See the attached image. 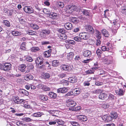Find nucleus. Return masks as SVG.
Listing matches in <instances>:
<instances>
[{
	"mask_svg": "<svg viewBox=\"0 0 126 126\" xmlns=\"http://www.w3.org/2000/svg\"><path fill=\"white\" fill-rule=\"evenodd\" d=\"M71 124L74 126H80L79 123L75 121H73L70 122Z\"/></svg>",
	"mask_w": 126,
	"mask_h": 126,
	"instance_id": "49530a36",
	"label": "nucleus"
},
{
	"mask_svg": "<svg viewBox=\"0 0 126 126\" xmlns=\"http://www.w3.org/2000/svg\"><path fill=\"white\" fill-rule=\"evenodd\" d=\"M43 114H44L42 112H38L33 113L32 114V116L34 117H41Z\"/></svg>",
	"mask_w": 126,
	"mask_h": 126,
	"instance_id": "f3484780",
	"label": "nucleus"
},
{
	"mask_svg": "<svg viewBox=\"0 0 126 126\" xmlns=\"http://www.w3.org/2000/svg\"><path fill=\"white\" fill-rule=\"evenodd\" d=\"M60 38L61 39L65 40L67 38V36L64 34H61L60 35H59Z\"/></svg>",
	"mask_w": 126,
	"mask_h": 126,
	"instance_id": "58836bf2",
	"label": "nucleus"
},
{
	"mask_svg": "<svg viewBox=\"0 0 126 126\" xmlns=\"http://www.w3.org/2000/svg\"><path fill=\"white\" fill-rule=\"evenodd\" d=\"M91 52L89 50L84 51L83 53V55L85 57H89L91 55Z\"/></svg>",
	"mask_w": 126,
	"mask_h": 126,
	"instance_id": "a211bd4d",
	"label": "nucleus"
},
{
	"mask_svg": "<svg viewBox=\"0 0 126 126\" xmlns=\"http://www.w3.org/2000/svg\"><path fill=\"white\" fill-rule=\"evenodd\" d=\"M57 124L59 125H62L64 123V122L61 120H56Z\"/></svg>",
	"mask_w": 126,
	"mask_h": 126,
	"instance_id": "603ef678",
	"label": "nucleus"
},
{
	"mask_svg": "<svg viewBox=\"0 0 126 126\" xmlns=\"http://www.w3.org/2000/svg\"><path fill=\"white\" fill-rule=\"evenodd\" d=\"M100 59L102 60L103 62L105 64H110L113 63V57L110 56H108L107 57L104 58V57L101 55L100 56Z\"/></svg>",
	"mask_w": 126,
	"mask_h": 126,
	"instance_id": "f03ea898",
	"label": "nucleus"
},
{
	"mask_svg": "<svg viewBox=\"0 0 126 126\" xmlns=\"http://www.w3.org/2000/svg\"><path fill=\"white\" fill-rule=\"evenodd\" d=\"M51 49H49L47 51H45L44 53V56L46 57H49L51 55Z\"/></svg>",
	"mask_w": 126,
	"mask_h": 126,
	"instance_id": "4be33fe9",
	"label": "nucleus"
},
{
	"mask_svg": "<svg viewBox=\"0 0 126 126\" xmlns=\"http://www.w3.org/2000/svg\"><path fill=\"white\" fill-rule=\"evenodd\" d=\"M71 21L73 23H77L79 22V20L77 18L74 17L72 18L71 19Z\"/></svg>",
	"mask_w": 126,
	"mask_h": 126,
	"instance_id": "5fc2aeb1",
	"label": "nucleus"
},
{
	"mask_svg": "<svg viewBox=\"0 0 126 126\" xmlns=\"http://www.w3.org/2000/svg\"><path fill=\"white\" fill-rule=\"evenodd\" d=\"M70 66L66 64L62 65L61 68L63 70H68L69 69Z\"/></svg>",
	"mask_w": 126,
	"mask_h": 126,
	"instance_id": "cd10ccee",
	"label": "nucleus"
},
{
	"mask_svg": "<svg viewBox=\"0 0 126 126\" xmlns=\"http://www.w3.org/2000/svg\"><path fill=\"white\" fill-rule=\"evenodd\" d=\"M20 94H22L24 95L28 96L29 95V92L27 91L24 89H22L19 91Z\"/></svg>",
	"mask_w": 126,
	"mask_h": 126,
	"instance_id": "c85d7f7f",
	"label": "nucleus"
},
{
	"mask_svg": "<svg viewBox=\"0 0 126 126\" xmlns=\"http://www.w3.org/2000/svg\"><path fill=\"white\" fill-rule=\"evenodd\" d=\"M94 71H95L93 70V69L92 68L90 70L86 71L85 72L87 74H93L94 73Z\"/></svg>",
	"mask_w": 126,
	"mask_h": 126,
	"instance_id": "c03bdc74",
	"label": "nucleus"
},
{
	"mask_svg": "<svg viewBox=\"0 0 126 126\" xmlns=\"http://www.w3.org/2000/svg\"><path fill=\"white\" fill-rule=\"evenodd\" d=\"M115 88L116 89L115 90L117 94L119 95H124V91L122 89H119L117 86H116Z\"/></svg>",
	"mask_w": 126,
	"mask_h": 126,
	"instance_id": "6e6552de",
	"label": "nucleus"
},
{
	"mask_svg": "<svg viewBox=\"0 0 126 126\" xmlns=\"http://www.w3.org/2000/svg\"><path fill=\"white\" fill-rule=\"evenodd\" d=\"M58 31L61 33V34H63L64 32V30L63 29H60L58 30Z\"/></svg>",
	"mask_w": 126,
	"mask_h": 126,
	"instance_id": "774afa93",
	"label": "nucleus"
},
{
	"mask_svg": "<svg viewBox=\"0 0 126 126\" xmlns=\"http://www.w3.org/2000/svg\"><path fill=\"white\" fill-rule=\"evenodd\" d=\"M41 43L43 45H47L50 43V42L49 41H42Z\"/></svg>",
	"mask_w": 126,
	"mask_h": 126,
	"instance_id": "4d7b16f0",
	"label": "nucleus"
},
{
	"mask_svg": "<svg viewBox=\"0 0 126 126\" xmlns=\"http://www.w3.org/2000/svg\"><path fill=\"white\" fill-rule=\"evenodd\" d=\"M23 10L26 13L31 14L33 12V9L32 8H30L29 6H25L23 8Z\"/></svg>",
	"mask_w": 126,
	"mask_h": 126,
	"instance_id": "9b49d317",
	"label": "nucleus"
},
{
	"mask_svg": "<svg viewBox=\"0 0 126 126\" xmlns=\"http://www.w3.org/2000/svg\"><path fill=\"white\" fill-rule=\"evenodd\" d=\"M58 77L59 78H62L66 77V74L63 73H61L59 74Z\"/></svg>",
	"mask_w": 126,
	"mask_h": 126,
	"instance_id": "a18cd8bd",
	"label": "nucleus"
},
{
	"mask_svg": "<svg viewBox=\"0 0 126 126\" xmlns=\"http://www.w3.org/2000/svg\"><path fill=\"white\" fill-rule=\"evenodd\" d=\"M95 32L96 37L97 38V39H101V35L100 32L97 30H96Z\"/></svg>",
	"mask_w": 126,
	"mask_h": 126,
	"instance_id": "c756f323",
	"label": "nucleus"
},
{
	"mask_svg": "<svg viewBox=\"0 0 126 126\" xmlns=\"http://www.w3.org/2000/svg\"><path fill=\"white\" fill-rule=\"evenodd\" d=\"M68 81L72 83H74L77 82V79L76 76H74L71 77H69L68 79Z\"/></svg>",
	"mask_w": 126,
	"mask_h": 126,
	"instance_id": "ddd939ff",
	"label": "nucleus"
},
{
	"mask_svg": "<svg viewBox=\"0 0 126 126\" xmlns=\"http://www.w3.org/2000/svg\"><path fill=\"white\" fill-rule=\"evenodd\" d=\"M81 107L80 106L77 107L72 108L71 109H69L70 110H72V111H78L80 110L81 109Z\"/></svg>",
	"mask_w": 126,
	"mask_h": 126,
	"instance_id": "c9c22d12",
	"label": "nucleus"
},
{
	"mask_svg": "<svg viewBox=\"0 0 126 126\" xmlns=\"http://www.w3.org/2000/svg\"><path fill=\"white\" fill-rule=\"evenodd\" d=\"M119 21L117 20H113V23L114 25L115 29H114L112 31H114V29L115 30V32H116V30L117 29L120 27V25L119 23Z\"/></svg>",
	"mask_w": 126,
	"mask_h": 126,
	"instance_id": "9d476101",
	"label": "nucleus"
},
{
	"mask_svg": "<svg viewBox=\"0 0 126 126\" xmlns=\"http://www.w3.org/2000/svg\"><path fill=\"white\" fill-rule=\"evenodd\" d=\"M14 101L15 103L17 104L22 103H24L25 100L23 99H20L19 98L16 97H15Z\"/></svg>",
	"mask_w": 126,
	"mask_h": 126,
	"instance_id": "f8f14e48",
	"label": "nucleus"
},
{
	"mask_svg": "<svg viewBox=\"0 0 126 126\" xmlns=\"http://www.w3.org/2000/svg\"><path fill=\"white\" fill-rule=\"evenodd\" d=\"M81 57L77 55L76 56L75 59L76 61H80Z\"/></svg>",
	"mask_w": 126,
	"mask_h": 126,
	"instance_id": "e2e57ef3",
	"label": "nucleus"
},
{
	"mask_svg": "<svg viewBox=\"0 0 126 126\" xmlns=\"http://www.w3.org/2000/svg\"><path fill=\"white\" fill-rule=\"evenodd\" d=\"M16 125L18 126H27V125L24 124V122L20 121L17 122Z\"/></svg>",
	"mask_w": 126,
	"mask_h": 126,
	"instance_id": "72a5a7b5",
	"label": "nucleus"
},
{
	"mask_svg": "<svg viewBox=\"0 0 126 126\" xmlns=\"http://www.w3.org/2000/svg\"><path fill=\"white\" fill-rule=\"evenodd\" d=\"M61 82L63 84V85L65 86H67L68 84V81L64 80H63L61 81Z\"/></svg>",
	"mask_w": 126,
	"mask_h": 126,
	"instance_id": "3c124183",
	"label": "nucleus"
},
{
	"mask_svg": "<svg viewBox=\"0 0 126 126\" xmlns=\"http://www.w3.org/2000/svg\"><path fill=\"white\" fill-rule=\"evenodd\" d=\"M81 89L80 88H76L73 91V94L74 95H77L79 94L81 91Z\"/></svg>",
	"mask_w": 126,
	"mask_h": 126,
	"instance_id": "a878e982",
	"label": "nucleus"
},
{
	"mask_svg": "<svg viewBox=\"0 0 126 126\" xmlns=\"http://www.w3.org/2000/svg\"><path fill=\"white\" fill-rule=\"evenodd\" d=\"M121 12L122 13L126 15V8L124 7L122 8Z\"/></svg>",
	"mask_w": 126,
	"mask_h": 126,
	"instance_id": "338daca9",
	"label": "nucleus"
},
{
	"mask_svg": "<svg viewBox=\"0 0 126 126\" xmlns=\"http://www.w3.org/2000/svg\"><path fill=\"white\" fill-rule=\"evenodd\" d=\"M48 95V96L51 98L53 99L56 98L57 97V94L52 92H49Z\"/></svg>",
	"mask_w": 126,
	"mask_h": 126,
	"instance_id": "aec40b11",
	"label": "nucleus"
},
{
	"mask_svg": "<svg viewBox=\"0 0 126 126\" xmlns=\"http://www.w3.org/2000/svg\"><path fill=\"white\" fill-rule=\"evenodd\" d=\"M26 60L29 62H32L33 61L32 58L31 57H28L26 58Z\"/></svg>",
	"mask_w": 126,
	"mask_h": 126,
	"instance_id": "680f3d73",
	"label": "nucleus"
},
{
	"mask_svg": "<svg viewBox=\"0 0 126 126\" xmlns=\"http://www.w3.org/2000/svg\"><path fill=\"white\" fill-rule=\"evenodd\" d=\"M43 11V12L46 14L50 15L51 13L49 10L47 9H44Z\"/></svg>",
	"mask_w": 126,
	"mask_h": 126,
	"instance_id": "09e8293b",
	"label": "nucleus"
},
{
	"mask_svg": "<svg viewBox=\"0 0 126 126\" xmlns=\"http://www.w3.org/2000/svg\"><path fill=\"white\" fill-rule=\"evenodd\" d=\"M30 26L35 30H37L39 28V27L37 25L32 23L31 24Z\"/></svg>",
	"mask_w": 126,
	"mask_h": 126,
	"instance_id": "7c9ffc66",
	"label": "nucleus"
},
{
	"mask_svg": "<svg viewBox=\"0 0 126 126\" xmlns=\"http://www.w3.org/2000/svg\"><path fill=\"white\" fill-rule=\"evenodd\" d=\"M43 76L45 79H48L50 77L51 75L48 73H45L43 74Z\"/></svg>",
	"mask_w": 126,
	"mask_h": 126,
	"instance_id": "4c0bfd02",
	"label": "nucleus"
},
{
	"mask_svg": "<svg viewBox=\"0 0 126 126\" xmlns=\"http://www.w3.org/2000/svg\"><path fill=\"white\" fill-rule=\"evenodd\" d=\"M3 24L8 27H10V24L9 21L7 20H3L2 22Z\"/></svg>",
	"mask_w": 126,
	"mask_h": 126,
	"instance_id": "e433bc0d",
	"label": "nucleus"
},
{
	"mask_svg": "<svg viewBox=\"0 0 126 126\" xmlns=\"http://www.w3.org/2000/svg\"><path fill=\"white\" fill-rule=\"evenodd\" d=\"M50 32L48 30H42L41 32L40 36L42 38H46V35L50 33Z\"/></svg>",
	"mask_w": 126,
	"mask_h": 126,
	"instance_id": "20e7f679",
	"label": "nucleus"
},
{
	"mask_svg": "<svg viewBox=\"0 0 126 126\" xmlns=\"http://www.w3.org/2000/svg\"><path fill=\"white\" fill-rule=\"evenodd\" d=\"M36 33L35 32L32 30H29L27 32V34L32 35H35Z\"/></svg>",
	"mask_w": 126,
	"mask_h": 126,
	"instance_id": "de8ad7c7",
	"label": "nucleus"
},
{
	"mask_svg": "<svg viewBox=\"0 0 126 126\" xmlns=\"http://www.w3.org/2000/svg\"><path fill=\"white\" fill-rule=\"evenodd\" d=\"M44 85L43 84L40 83L37 85L36 87L39 89H42Z\"/></svg>",
	"mask_w": 126,
	"mask_h": 126,
	"instance_id": "13d9d810",
	"label": "nucleus"
},
{
	"mask_svg": "<svg viewBox=\"0 0 126 126\" xmlns=\"http://www.w3.org/2000/svg\"><path fill=\"white\" fill-rule=\"evenodd\" d=\"M76 105V104L73 101H70L68 102L67 104V106L68 107H74Z\"/></svg>",
	"mask_w": 126,
	"mask_h": 126,
	"instance_id": "412c9836",
	"label": "nucleus"
},
{
	"mask_svg": "<svg viewBox=\"0 0 126 126\" xmlns=\"http://www.w3.org/2000/svg\"><path fill=\"white\" fill-rule=\"evenodd\" d=\"M42 90L45 91H50V89L46 85H44Z\"/></svg>",
	"mask_w": 126,
	"mask_h": 126,
	"instance_id": "37998d69",
	"label": "nucleus"
},
{
	"mask_svg": "<svg viewBox=\"0 0 126 126\" xmlns=\"http://www.w3.org/2000/svg\"><path fill=\"white\" fill-rule=\"evenodd\" d=\"M79 36L82 39L84 40L88 39L89 38V34L87 32H82L80 33L79 34Z\"/></svg>",
	"mask_w": 126,
	"mask_h": 126,
	"instance_id": "0eeeda50",
	"label": "nucleus"
},
{
	"mask_svg": "<svg viewBox=\"0 0 126 126\" xmlns=\"http://www.w3.org/2000/svg\"><path fill=\"white\" fill-rule=\"evenodd\" d=\"M39 50V48H32L31 50L32 52H35Z\"/></svg>",
	"mask_w": 126,
	"mask_h": 126,
	"instance_id": "0e129e2a",
	"label": "nucleus"
},
{
	"mask_svg": "<svg viewBox=\"0 0 126 126\" xmlns=\"http://www.w3.org/2000/svg\"><path fill=\"white\" fill-rule=\"evenodd\" d=\"M102 34L105 37H108L110 35L109 33L107 30L103 29L101 31Z\"/></svg>",
	"mask_w": 126,
	"mask_h": 126,
	"instance_id": "6ab92c4d",
	"label": "nucleus"
},
{
	"mask_svg": "<svg viewBox=\"0 0 126 126\" xmlns=\"http://www.w3.org/2000/svg\"><path fill=\"white\" fill-rule=\"evenodd\" d=\"M77 119L81 121H86L87 120V117L85 115H76Z\"/></svg>",
	"mask_w": 126,
	"mask_h": 126,
	"instance_id": "39448f33",
	"label": "nucleus"
},
{
	"mask_svg": "<svg viewBox=\"0 0 126 126\" xmlns=\"http://www.w3.org/2000/svg\"><path fill=\"white\" fill-rule=\"evenodd\" d=\"M22 120L24 121L27 122H31L32 121V119L29 117H24L22 118Z\"/></svg>",
	"mask_w": 126,
	"mask_h": 126,
	"instance_id": "79ce46f5",
	"label": "nucleus"
},
{
	"mask_svg": "<svg viewBox=\"0 0 126 126\" xmlns=\"http://www.w3.org/2000/svg\"><path fill=\"white\" fill-rule=\"evenodd\" d=\"M52 65L54 66H57L58 65L59 62L57 60H55L52 62Z\"/></svg>",
	"mask_w": 126,
	"mask_h": 126,
	"instance_id": "ea45409f",
	"label": "nucleus"
},
{
	"mask_svg": "<svg viewBox=\"0 0 126 126\" xmlns=\"http://www.w3.org/2000/svg\"><path fill=\"white\" fill-rule=\"evenodd\" d=\"M107 97V94L105 93H100L99 96V98L102 100L106 99Z\"/></svg>",
	"mask_w": 126,
	"mask_h": 126,
	"instance_id": "2eb2a0df",
	"label": "nucleus"
},
{
	"mask_svg": "<svg viewBox=\"0 0 126 126\" xmlns=\"http://www.w3.org/2000/svg\"><path fill=\"white\" fill-rule=\"evenodd\" d=\"M74 56L73 53L72 52H70L68 54L67 58L68 60L70 61L72 59Z\"/></svg>",
	"mask_w": 126,
	"mask_h": 126,
	"instance_id": "bb28decb",
	"label": "nucleus"
},
{
	"mask_svg": "<svg viewBox=\"0 0 126 126\" xmlns=\"http://www.w3.org/2000/svg\"><path fill=\"white\" fill-rule=\"evenodd\" d=\"M11 64L10 63H3L1 66V69L5 71H8L11 68Z\"/></svg>",
	"mask_w": 126,
	"mask_h": 126,
	"instance_id": "7ed1b4c3",
	"label": "nucleus"
},
{
	"mask_svg": "<svg viewBox=\"0 0 126 126\" xmlns=\"http://www.w3.org/2000/svg\"><path fill=\"white\" fill-rule=\"evenodd\" d=\"M111 116L114 119L116 118L118 116V115L117 112H111Z\"/></svg>",
	"mask_w": 126,
	"mask_h": 126,
	"instance_id": "473e14b6",
	"label": "nucleus"
},
{
	"mask_svg": "<svg viewBox=\"0 0 126 126\" xmlns=\"http://www.w3.org/2000/svg\"><path fill=\"white\" fill-rule=\"evenodd\" d=\"M58 16V14L56 13H51L49 15V16L50 18L54 19Z\"/></svg>",
	"mask_w": 126,
	"mask_h": 126,
	"instance_id": "2f4dec72",
	"label": "nucleus"
},
{
	"mask_svg": "<svg viewBox=\"0 0 126 126\" xmlns=\"http://www.w3.org/2000/svg\"><path fill=\"white\" fill-rule=\"evenodd\" d=\"M99 48L101 49L102 51H108L109 50V48Z\"/></svg>",
	"mask_w": 126,
	"mask_h": 126,
	"instance_id": "69168bd1",
	"label": "nucleus"
},
{
	"mask_svg": "<svg viewBox=\"0 0 126 126\" xmlns=\"http://www.w3.org/2000/svg\"><path fill=\"white\" fill-rule=\"evenodd\" d=\"M26 67V65L24 64H21L18 68L19 70L21 72H23L25 71V68Z\"/></svg>",
	"mask_w": 126,
	"mask_h": 126,
	"instance_id": "dca6fc26",
	"label": "nucleus"
},
{
	"mask_svg": "<svg viewBox=\"0 0 126 126\" xmlns=\"http://www.w3.org/2000/svg\"><path fill=\"white\" fill-rule=\"evenodd\" d=\"M73 39L74 40L77 42H81V37L80 36H76L74 37Z\"/></svg>",
	"mask_w": 126,
	"mask_h": 126,
	"instance_id": "8fccbe9b",
	"label": "nucleus"
},
{
	"mask_svg": "<svg viewBox=\"0 0 126 126\" xmlns=\"http://www.w3.org/2000/svg\"><path fill=\"white\" fill-rule=\"evenodd\" d=\"M58 5L59 7L62 8L64 6V4L63 2L59 1L58 2Z\"/></svg>",
	"mask_w": 126,
	"mask_h": 126,
	"instance_id": "864d4df0",
	"label": "nucleus"
},
{
	"mask_svg": "<svg viewBox=\"0 0 126 126\" xmlns=\"http://www.w3.org/2000/svg\"><path fill=\"white\" fill-rule=\"evenodd\" d=\"M86 30L91 33L93 34L94 33V30L93 28L90 25H87L85 27Z\"/></svg>",
	"mask_w": 126,
	"mask_h": 126,
	"instance_id": "1a4fd4ad",
	"label": "nucleus"
},
{
	"mask_svg": "<svg viewBox=\"0 0 126 126\" xmlns=\"http://www.w3.org/2000/svg\"><path fill=\"white\" fill-rule=\"evenodd\" d=\"M37 66L39 68H44V67H49L50 66L49 63L41 57H38L35 61Z\"/></svg>",
	"mask_w": 126,
	"mask_h": 126,
	"instance_id": "f257e3e1",
	"label": "nucleus"
},
{
	"mask_svg": "<svg viewBox=\"0 0 126 126\" xmlns=\"http://www.w3.org/2000/svg\"><path fill=\"white\" fill-rule=\"evenodd\" d=\"M109 98L111 100L113 99H114L116 98V97H115L113 95L110 94L109 96Z\"/></svg>",
	"mask_w": 126,
	"mask_h": 126,
	"instance_id": "bf43d9fd",
	"label": "nucleus"
},
{
	"mask_svg": "<svg viewBox=\"0 0 126 126\" xmlns=\"http://www.w3.org/2000/svg\"><path fill=\"white\" fill-rule=\"evenodd\" d=\"M66 8L67 10L70 13H71L76 9V7L75 6L69 5L66 6Z\"/></svg>",
	"mask_w": 126,
	"mask_h": 126,
	"instance_id": "423d86ee",
	"label": "nucleus"
},
{
	"mask_svg": "<svg viewBox=\"0 0 126 126\" xmlns=\"http://www.w3.org/2000/svg\"><path fill=\"white\" fill-rule=\"evenodd\" d=\"M39 97V98L42 101H46L48 99V97L46 95H40Z\"/></svg>",
	"mask_w": 126,
	"mask_h": 126,
	"instance_id": "b1692460",
	"label": "nucleus"
},
{
	"mask_svg": "<svg viewBox=\"0 0 126 126\" xmlns=\"http://www.w3.org/2000/svg\"><path fill=\"white\" fill-rule=\"evenodd\" d=\"M82 12L83 14L86 16H89L90 14V11L85 9H83Z\"/></svg>",
	"mask_w": 126,
	"mask_h": 126,
	"instance_id": "f704fd0d",
	"label": "nucleus"
},
{
	"mask_svg": "<svg viewBox=\"0 0 126 126\" xmlns=\"http://www.w3.org/2000/svg\"><path fill=\"white\" fill-rule=\"evenodd\" d=\"M73 92H69L65 95L64 96L66 97H67L68 96H71L73 95Z\"/></svg>",
	"mask_w": 126,
	"mask_h": 126,
	"instance_id": "6e6d98bb",
	"label": "nucleus"
},
{
	"mask_svg": "<svg viewBox=\"0 0 126 126\" xmlns=\"http://www.w3.org/2000/svg\"><path fill=\"white\" fill-rule=\"evenodd\" d=\"M64 26L68 30H71L73 27L72 24L69 23H65Z\"/></svg>",
	"mask_w": 126,
	"mask_h": 126,
	"instance_id": "5701e85b",
	"label": "nucleus"
},
{
	"mask_svg": "<svg viewBox=\"0 0 126 126\" xmlns=\"http://www.w3.org/2000/svg\"><path fill=\"white\" fill-rule=\"evenodd\" d=\"M68 90V89L65 88H60L57 89V92L58 93H64L67 92Z\"/></svg>",
	"mask_w": 126,
	"mask_h": 126,
	"instance_id": "4468645a",
	"label": "nucleus"
},
{
	"mask_svg": "<svg viewBox=\"0 0 126 126\" xmlns=\"http://www.w3.org/2000/svg\"><path fill=\"white\" fill-rule=\"evenodd\" d=\"M25 80H28L32 79L33 78V76L30 74H28L25 76L24 77Z\"/></svg>",
	"mask_w": 126,
	"mask_h": 126,
	"instance_id": "393cba45",
	"label": "nucleus"
},
{
	"mask_svg": "<svg viewBox=\"0 0 126 126\" xmlns=\"http://www.w3.org/2000/svg\"><path fill=\"white\" fill-rule=\"evenodd\" d=\"M108 116L107 115H106L103 116L102 118L103 120L107 121Z\"/></svg>",
	"mask_w": 126,
	"mask_h": 126,
	"instance_id": "052dcab7",
	"label": "nucleus"
},
{
	"mask_svg": "<svg viewBox=\"0 0 126 126\" xmlns=\"http://www.w3.org/2000/svg\"><path fill=\"white\" fill-rule=\"evenodd\" d=\"M12 34L15 36H19L21 35L20 32L15 31H13L12 32Z\"/></svg>",
	"mask_w": 126,
	"mask_h": 126,
	"instance_id": "a19ab883",
	"label": "nucleus"
}]
</instances>
